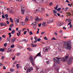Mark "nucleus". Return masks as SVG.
<instances>
[{
	"instance_id": "6",
	"label": "nucleus",
	"mask_w": 73,
	"mask_h": 73,
	"mask_svg": "<svg viewBox=\"0 0 73 73\" xmlns=\"http://www.w3.org/2000/svg\"><path fill=\"white\" fill-rule=\"evenodd\" d=\"M32 70H33V68L32 67L28 68L27 70V73H29V72H31V71H32Z\"/></svg>"
},
{
	"instance_id": "60",
	"label": "nucleus",
	"mask_w": 73,
	"mask_h": 73,
	"mask_svg": "<svg viewBox=\"0 0 73 73\" xmlns=\"http://www.w3.org/2000/svg\"><path fill=\"white\" fill-rule=\"evenodd\" d=\"M27 32V31H25L24 33V35H25Z\"/></svg>"
},
{
	"instance_id": "16",
	"label": "nucleus",
	"mask_w": 73,
	"mask_h": 73,
	"mask_svg": "<svg viewBox=\"0 0 73 73\" xmlns=\"http://www.w3.org/2000/svg\"><path fill=\"white\" fill-rule=\"evenodd\" d=\"M40 55H41V52H40L36 55V56H35L34 58L35 59L36 58V57H37V56H40Z\"/></svg>"
},
{
	"instance_id": "44",
	"label": "nucleus",
	"mask_w": 73,
	"mask_h": 73,
	"mask_svg": "<svg viewBox=\"0 0 73 73\" xmlns=\"http://www.w3.org/2000/svg\"><path fill=\"white\" fill-rule=\"evenodd\" d=\"M38 11V9H36V10L34 11V12L35 13H37V11Z\"/></svg>"
},
{
	"instance_id": "42",
	"label": "nucleus",
	"mask_w": 73,
	"mask_h": 73,
	"mask_svg": "<svg viewBox=\"0 0 73 73\" xmlns=\"http://www.w3.org/2000/svg\"><path fill=\"white\" fill-rule=\"evenodd\" d=\"M51 40H57V39H56V38H54V37H53L51 39Z\"/></svg>"
},
{
	"instance_id": "46",
	"label": "nucleus",
	"mask_w": 73,
	"mask_h": 73,
	"mask_svg": "<svg viewBox=\"0 0 73 73\" xmlns=\"http://www.w3.org/2000/svg\"><path fill=\"white\" fill-rule=\"evenodd\" d=\"M6 23L7 25H8L9 24V22L8 21H6Z\"/></svg>"
},
{
	"instance_id": "5",
	"label": "nucleus",
	"mask_w": 73,
	"mask_h": 73,
	"mask_svg": "<svg viewBox=\"0 0 73 73\" xmlns=\"http://www.w3.org/2000/svg\"><path fill=\"white\" fill-rule=\"evenodd\" d=\"M21 11L22 12V15H24V13H25V10L23 9V8H24V7H23L22 5L21 6Z\"/></svg>"
},
{
	"instance_id": "62",
	"label": "nucleus",
	"mask_w": 73,
	"mask_h": 73,
	"mask_svg": "<svg viewBox=\"0 0 73 73\" xmlns=\"http://www.w3.org/2000/svg\"><path fill=\"white\" fill-rule=\"evenodd\" d=\"M68 8H66L65 9V11L66 12L67 11H68Z\"/></svg>"
},
{
	"instance_id": "1",
	"label": "nucleus",
	"mask_w": 73,
	"mask_h": 73,
	"mask_svg": "<svg viewBox=\"0 0 73 73\" xmlns=\"http://www.w3.org/2000/svg\"><path fill=\"white\" fill-rule=\"evenodd\" d=\"M70 41H68L67 42L64 43L63 48L65 49H67L69 50H70L72 48V47L70 45Z\"/></svg>"
},
{
	"instance_id": "39",
	"label": "nucleus",
	"mask_w": 73,
	"mask_h": 73,
	"mask_svg": "<svg viewBox=\"0 0 73 73\" xmlns=\"http://www.w3.org/2000/svg\"><path fill=\"white\" fill-rule=\"evenodd\" d=\"M33 34V33L32 31H31L30 32V35H32Z\"/></svg>"
},
{
	"instance_id": "38",
	"label": "nucleus",
	"mask_w": 73,
	"mask_h": 73,
	"mask_svg": "<svg viewBox=\"0 0 73 73\" xmlns=\"http://www.w3.org/2000/svg\"><path fill=\"white\" fill-rule=\"evenodd\" d=\"M31 45L33 47L36 46V45L33 44H32Z\"/></svg>"
},
{
	"instance_id": "36",
	"label": "nucleus",
	"mask_w": 73,
	"mask_h": 73,
	"mask_svg": "<svg viewBox=\"0 0 73 73\" xmlns=\"http://www.w3.org/2000/svg\"><path fill=\"white\" fill-rule=\"evenodd\" d=\"M36 22H34L31 24V25H35V24H36Z\"/></svg>"
},
{
	"instance_id": "19",
	"label": "nucleus",
	"mask_w": 73,
	"mask_h": 73,
	"mask_svg": "<svg viewBox=\"0 0 73 73\" xmlns=\"http://www.w3.org/2000/svg\"><path fill=\"white\" fill-rule=\"evenodd\" d=\"M11 39L9 37L7 38V40L9 41V42H10V41H11Z\"/></svg>"
},
{
	"instance_id": "17",
	"label": "nucleus",
	"mask_w": 73,
	"mask_h": 73,
	"mask_svg": "<svg viewBox=\"0 0 73 73\" xmlns=\"http://www.w3.org/2000/svg\"><path fill=\"white\" fill-rule=\"evenodd\" d=\"M57 24L58 26H61V25H62V24H61V22L57 23Z\"/></svg>"
},
{
	"instance_id": "26",
	"label": "nucleus",
	"mask_w": 73,
	"mask_h": 73,
	"mask_svg": "<svg viewBox=\"0 0 73 73\" xmlns=\"http://www.w3.org/2000/svg\"><path fill=\"white\" fill-rule=\"evenodd\" d=\"M15 32V31L14 30H13L11 31V34H13Z\"/></svg>"
},
{
	"instance_id": "33",
	"label": "nucleus",
	"mask_w": 73,
	"mask_h": 73,
	"mask_svg": "<svg viewBox=\"0 0 73 73\" xmlns=\"http://www.w3.org/2000/svg\"><path fill=\"white\" fill-rule=\"evenodd\" d=\"M7 46V43H5L4 44V46L5 47H6Z\"/></svg>"
},
{
	"instance_id": "29",
	"label": "nucleus",
	"mask_w": 73,
	"mask_h": 73,
	"mask_svg": "<svg viewBox=\"0 0 73 73\" xmlns=\"http://www.w3.org/2000/svg\"><path fill=\"white\" fill-rule=\"evenodd\" d=\"M10 21L11 23H13V19H12V18H10Z\"/></svg>"
},
{
	"instance_id": "57",
	"label": "nucleus",
	"mask_w": 73,
	"mask_h": 73,
	"mask_svg": "<svg viewBox=\"0 0 73 73\" xmlns=\"http://www.w3.org/2000/svg\"><path fill=\"white\" fill-rule=\"evenodd\" d=\"M35 39V40H37V38L35 36L34 37Z\"/></svg>"
},
{
	"instance_id": "34",
	"label": "nucleus",
	"mask_w": 73,
	"mask_h": 73,
	"mask_svg": "<svg viewBox=\"0 0 73 73\" xmlns=\"http://www.w3.org/2000/svg\"><path fill=\"white\" fill-rule=\"evenodd\" d=\"M10 70L11 72H13V71H15V70L13 69H11Z\"/></svg>"
},
{
	"instance_id": "22",
	"label": "nucleus",
	"mask_w": 73,
	"mask_h": 73,
	"mask_svg": "<svg viewBox=\"0 0 73 73\" xmlns=\"http://www.w3.org/2000/svg\"><path fill=\"white\" fill-rule=\"evenodd\" d=\"M19 23V19H17L16 20V21L15 22V23L16 24H17V23Z\"/></svg>"
},
{
	"instance_id": "37",
	"label": "nucleus",
	"mask_w": 73,
	"mask_h": 73,
	"mask_svg": "<svg viewBox=\"0 0 73 73\" xmlns=\"http://www.w3.org/2000/svg\"><path fill=\"white\" fill-rule=\"evenodd\" d=\"M44 38L45 40H48V38H47L46 37V36H45Z\"/></svg>"
},
{
	"instance_id": "43",
	"label": "nucleus",
	"mask_w": 73,
	"mask_h": 73,
	"mask_svg": "<svg viewBox=\"0 0 73 73\" xmlns=\"http://www.w3.org/2000/svg\"><path fill=\"white\" fill-rule=\"evenodd\" d=\"M57 72H58V70H59V68L57 67L56 68Z\"/></svg>"
},
{
	"instance_id": "9",
	"label": "nucleus",
	"mask_w": 73,
	"mask_h": 73,
	"mask_svg": "<svg viewBox=\"0 0 73 73\" xmlns=\"http://www.w3.org/2000/svg\"><path fill=\"white\" fill-rule=\"evenodd\" d=\"M18 33H17V36H20V35L21 34V30H20L19 31H18Z\"/></svg>"
},
{
	"instance_id": "4",
	"label": "nucleus",
	"mask_w": 73,
	"mask_h": 73,
	"mask_svg": "<svg viewBox=\"0 0 73 73\" xmlns=\"http://www.w3.org/2000/svg\"><path fill=\"white\" fill-rule=\"evenodd\" d=\"M33 65L34 66V64H35V62L34 61H33V57L31 56H30V58H29Z\"/></svg>"
},
{
	"instance_id": "63",
	"label": "nucleus",
	"mask_w": 73,
	"mask_h": 73,
	"mask_svg": "<svg viewBox=\"0 0 73 73\" xmlns=\"http://www.w3.org/2000/svg\"><path fill=\"white\" fill-rule=\"evenodd\" d=\"M45 33V32H43L41 33V35H44Z\"/></svg>"
},
{
	"instance_id": "41",
	"label": "nucleus",
	"mask_w": 73,
	"mask_h": 73,
	"mask_svg": "<svg viewBox=\"0 0 73 73\" xmlns=\"http://www.w3.org/2000/svg\"><path fill=\"white\" fill-rule=\"evenodd\" d=\"M5 16L6 17H8V14H5Z\"/></svg>"
},
{
	"instance_id": "55",
	"label": "nucleus",
	"mask_w": 73,
	"mask_h": 73,
	"mask_svg": "<svg viewBox=\"0 0 73 73\" xmlns=\"http://www.w3.org/2000/svg\"><path fill=\"white\" fill-rule=\"evenodd\" d=\"M72 4H71V5L70 4H69V3L68 4V6H69L70 7H72Z\"/></svg>"
},
{
	"instance_id": "12",
	"label": "nucleus",
	"mask_w": 73,
	"mask_h": 73,
	"mask_svg": "<svg viewBox=\"0 0 73 73\" xmlns=\"http://www.w3.org/2000/svg\"><path fill=\"white\" fill-rule=\"evenodd\" d=\"M28 18H29V17L28 16L26 17L25 19V21L26 22H27V21H28V20H29V19H28Z\"/></svg>"
},
{
	"instance_id": "14",
	"label": "nucleus",
	"mask_w": 73,
	"mask_h": 73,
	"mask_svg": "<svg viewBox=\"0 0 73 73\" xmlns=\"http://www.w3.org/2000/svg\"><path fill=\"white\" fill-rule=\"evenodd\" d=\"M44 11V9L43 8H41V9H39V11L40 12H42Z\"/></svg>"
},
{
	"instance_id": "52",
	"label": "nucleus",
	"mask_w": 73,
	"mask_h": 73,
	"mask_svg": "<svg viewBox=\"0 0 73 73\" xmlns=\"http://www.w3.org/2000/svg\"><path fill=\"white\" fill-rule=\"evenodd\" d=\"M41 23L38 25V26L39 27H41Z\"/></svg>"
},
{
	"instance_id": "47",
	"label": "nucleus",
	"mask_w": 73,
	"mask_h": 73,
	"mask_svg": "<svg viewBox=\"0 0 73 73\" xmlns=\"http://www.w3.org/2000/svg\"><path fill=\"white\" fill-rule=\"evenodd\" d=\"M13 26V24H11L10 26V28H12V27Z\"/></svg>"
},
{
	"instance_id": "48",
	"label": "nucleus",
	"mask_w": 73,
	"mask_h": 73,
	"mask_svg": "<svg viewBox=\"0 0 73 73\" xmlns=\"http://www.w3.org/2000/svg\"><path fill=\"white\" fill-rule=\"evenodd\" d=\"M41 39H40V38H39L37 40V41H38V42H39V41H40L41 40Z\"/></svg>"
},
{
	"instance_id": "45",
	"label": "nucleus",
	"mask_w": 73,
	"mask_h": 73,
	"mask_svg": "<svg viewBox=\"0 0 73 73\" xmlns=\"http://www.w3.org/2000/svg\"><path fill=\"white\" fill-rule=\"evenodd\" d=\"M3 24H4V23H1V24H0V25H1V26H3Z\"/></svg>"
},
{
	"instance_id": "53",
	"label": "nucleus",
	"mask_w": 73,
	"mask_h": 73,
	"mask_svg": "<svg viewBox=\"0 0 73 73\" xmlns=\"http://www.w3.org/2000/svg\"><path fill=\"white\" fill-rule=\"evenodd\" d=\"M49 70H50V69L46 70H45V72H48V71H49Z\"/></svg>"
},
{
	"instance_id": "21",
	"label": "nucleus",
	"mask_w": 73,
	"mask_h": 73,
	"mask_svg": "<svg viewBox=\"0 0 73 73\" xmlns=\"http://www.w3.org/2000/svg\"><path fill=\"white\" fill-rule=\"evenodd\" d=\"M46 24V22L44 21L43 22V23L42 24V25L43 26H44V27H45V24Z\"/></svg>"
},
{
	"instance_id": "50",
	"label": "nucleus",
	"mask_w": 73,
	"mask_h": 73,
	"mask_svg": "<svg viewBox=\"0 0 73 73\" xmlns=\"http://www.w3.org/2000/svg\"><path fill=\"white\" fill-rule=\"evenodd\" d=\"M3 26H5V27L7 26V24L5 23H3Z\"/></svg>"
},
{
	"instance_id": "11",
	"label": "nucleus",
	"mask_w": 73,
	"mask_h": 73,
	"mask_svg": "<svg viewBox=\"0 0 73 73\" xmlns=\"http://www.w3.org/2000/svg\"><path fill=\"white\" fill-rule=\"evenodd\" d=\"M9 12L11 13H15V11L13 10H11L9 11Z\"/></svg>"
},
{
	"instance_id": "13",
	"label": "nucleus",
	"mask_w": 73,
	"mask_h": 73,
	"mask_svg": "<svg viewBox=\"0 0 73 73\" xmlns=\"http://www.w3.org/2000/svg\"><path fill=\"white\" fill-rule=\"evenodd\" d=\"M16 40V39H15V38H13L11 39V42H13L14 41H15V40Z\"/></svg>"
},
{
	"instance_id": "31",
	"label": "nucleus",
	"mask_w": 73,
	"mask_h": 73,
	"mask_svg": "<svg viewBox=\"0 0 73 73\" xmlns=\"http://www.w3.org/2000/svg\"><path fill=\"white\" fill-rule=\"evenodd\" d=\"M53 12L54 14L56 13V14H57V11H56L55 10H53Z\"/></svg>"
},
{
	"instance_id": "49",
	"label": "nucleus",
	"mask_w": 73,
	"mask_h": 73,
	"mask_svg": "<svg viewBox=\"0 0 73 73\" xmlns=\"http://www.w3.org/2000/svg\"><path fill=\"white\" fill-rule=\"evenodd\" d=\"M3 65V64L1 63H0V67L1 66H2Z\"/></svg>"
},
{
	"instance_id": "51",
	"label": "nucleus",
	"mask_w": 73,
	"mask_h": 73,
	"mask_svg": "<svg viewBox=\"0 0 73 73\" xmlns=\"http://www.w3.org/2000/svg\"><path fill=\"white\" fill-rule=\"evenodd\" d=\"M27 49L28 50H29V51H31V49L30 48H28Z\"/></svg>"
},
{
	"instance_id": "2",
	"label": "nucleus",
	"mask_w": 73,
	"mask_h": 73,
	"mask_svg": "<svg viewBox=\"0 0 73 73\" xmlns=\"http://www.w3.org/2000/svg\"><path fill=\"white\" fill-rule=\"evenodd\" d=\"M53 60L54 61L55 63L54 64L53 66H55L56 64H59L60 61H62V58H54Z\"/></svg>"
},
{
	"instance_id": "20",
	"label": "nucleus",
	"mask_w": 73,
	"mask_h": 73,
	"mask_svg": "<svg viewBox=\"0 0 73 73\" xmlns=\"http://www.w3.org/2000/svg\"><path fill=\"white\" fill-rule=\"evenodd\" d=\"M33 28H34V30H36V29H37V25H34Z\"/></svg>"
},
{
	"instance_id": "28",
	"label": "nucleus",
	"mask_w": 73,
	"mask_h": 73,
	"mask_svg": "<svg viewBox=\"0 0 73 73\" xmlns=\"http://www.w3.org/2000/svg\"><path fill=\"white\" fill-rule=\"evenodd\" d=\"M23 41H25V42H27L28 41V40H26L25 39H24L23 40Z\"/></svg>"
},
{
	"instance_id": "8",
	"label": "nucleus",
	"mask_w": 73,
	"mask_h": 73,
	"mask_svg": "<svg viewBox=\"0 0 73 73\" xmlns=\"http://www.w3.org/2000/svg\"><path fill=\"white\" fill-rule=\"evenodd\" d=\"M42 19L41 18H38V17H36L35 18V19L36 21H40Z\"/></svg>"
},
{
	"instance_id": "54",
	"label": "nucleus",
	"mask_w": 73,
	"mask_h": 73,
	"mask_svg": "<svg viewBox=\"0 0 73 73\" xmlns=\"http://www.w3.org/2000/svg\"><path fill=\"white\" fill-rule=\"evenodd\" d=\"M56 14L58 16H61L59 13H57Z\"/></svg>"
},
{
	"instance_id": "35",
	"label": "nucleus",
	"mask_w": 73,
	"mask_h": 73,
	"mask_svg": "<svg viewBox=\"0 0 73 73\" xmlns=\"http://www.w3.org/2000/svg\"><path fill=\"white\" fill-rule=\"evenodd\" d=\"M54 8L55 10H57V8H58V6H56V7H54Z\"/></svg>"
},
{
	"instance_id": "7",
	"label": "nucleus",
	"mask_w": 73,
	"mask_h": 73,
	"mask_svg": "<svg viewBox=\"0 0 73 73\" xmlns=\"http://www.w3.org/2000/svg\"><path fill=\"white\" fill-rule=\"evenodd\" d=\"M68 56H66L65 57H64L62 59L63 61H66V60L68 59Z\"/></svg>"
},
{
	"instance_id": "58",
	"label": "nucleus",
	"mask_w": 73,
	"mask_h": 73,
	"mask_svg": "<svg viewBox=\"0 0 73 73\" xmlns=\"http://www.w3.org/2000/svg\"><path fill=\"white\" fill-rule=\"evenodd\" d=\"M14 64H17V61H15L14 62Z\"/></svg>"
},
{
	"instance_id": "59",
	"label": "nucleus",
	"mask_w": 73,
	"mask_h": 73,
	"mask_svg": "<svg viewBox=\"0 0 73 73\" xmlns=\"http://www.w3.org/2000/svg\"><path fill=\"white\" fill-rule=\"evenodd\" d=\"M19 48H23V46H19Z\"/></svg>"
},
{
	"instance_id": "3",
	"label": "nucleus",
	"mask_w": 73,
	"mask_h": 73,
	"mask_svg": "<svg viewBox=\"0 0 73 73\" xmlns=\"http://www.w3.org/2000/svg\"><path fill=\"white\" fill-rule=\"evenodd\" d=\"M73 60V57H70L68 59V64H72V60Z\"/></svg>"
},
{
	"instance_id": "32",
	"label": "nucleus",
	"mask_w": 73,
	"mask_h": 73,
	"mask_svg": "<svg viewBox=\"0 0 73 73\" xmlns=\"http://www.w3.org/2000/svg\"><path fill=\"white\" fill-rule=\"evenodd\" d=\"M16 54H17V56H20L21 54V53H17Z\"/></svg>"
},
{
	"instance_id": "15",
	"label": "nucleus",
	"mask_w": 73,
	"mask_h": 73,
	"mask_svg": "<svg viewBox=\"0 0 73 73\" xmlns=\"http://www.w3.org/2000/svg\"><path fill=\"white\" fill-rule=\"evenodd\" d=\"M28 65H26L24 69L25 70H28Z\"/></svg>"
},
{
	"instance_id": "23",
	"label": "nucleus",
	"mask_w": 73,
	"mask_h": 73,
	"mask_svg": "<svg viewBox=\"0 0 73 73\" xmlns=\"http://www.w3.org/2000/svg\"><path fill=\"white\" fill-rule=\"evenodd\" d=\"M16 66L17 69H19L20 68V66H19V64H17L16 65Z\"/></svg>"
},
{
	"instance_id": "56",
	"label": "nucleus",
	"mask_w": 73,
	"mask_h": 73,
	"mask_svg": "<svg viewBox=\"0 0 73 73\" xmlns=\"http://www.w3.org/2000/svg\"><path fill=\"white\" fill-rule=\"evenodd\" d=\"M15 46V45H11V48H13Z\"/></svg>"
},
{
	"instance_id": "30",
	"label": "nucleus",
	"mask_w": 73,
	"mask_h": 73,
	"mask_svg": "<svg viewBox=\"0 0 73 73\" xmlns=\"http://www.w3.org/2000/svg\"><path fill=\"white\" fill-rule=\"evenodd\" d=\"M9 35V38L11 37V36H12V35H11V33H9L8 34Z\"/></svg>"
},
{
	"instance_id": "40",
	"label": "nucleus",
	"mask_w": 73,
	"mask_h": 73,
	"mask_svg": "<svg viewBox=\"0 0 73 73\" xmlns=\"http://www.w3.org/2000/svg\"><path fill=\"white\" fill-rule=\"evenodd\" d=\"M61 10V8H59L58 9H57V11H59Z\"/></svg>"
},
{
	"instance_id": "64",
	"label": "nucleus",
	"mask_w": 73,
	"mask_h": 73,
	"mask_svg": "<svg viewBox=\"0 0 73 73\" xmlns=\"http://www.w3.org/2000/svg\"><path fill=\"white\" fill-rule=\"evenodd\" d=\"M44 73V72L43 70H42L40 72V73Z\"/></svg>"
},
{
	"instance_id": "10",
	"label": "nucleus",
	"mask_w": 73,
	"mask_h": 73,
	"mask_svg": "<svg viewBox=\"0 0 73 73\" xmlns=\"http://www.w3.org/2000/svg\"><path fill=\"white\" fill-rule=\"evenodd\" d=\"M67 71L68 72H72V73H73V68L71 70L68 68L67 69Z\"/></svg>"
},
{
	"instance_id": "27",
	"label": "nucleus",
	"mask_w": 73,
	"mask_h": 73,
	"mask_svg": "<svg viewBox=\"0 0 73 73\" xmlns=\"http://www.w3.org/2000/svg\"><path fill=\"white\" fill-rule=\"evenodd\" d=\"M72 21V19H67L66 21H69V22H70V21Z\"/></svg>"
},
{
	"instance_id": "18",
	"label": "nucleus",
	"mask_w": 73,
	"mask_h": 73,
	"mask_svg": "<svg viewBox=\"0 0 73 73\" xmlns=\"http://www.w3.org/2000/svg\"><path fill=\"white\" fill-rule=\"evenodd\" d=\"M49 48H50V47H48V49L47 48H46L44 51V52H47V51H48V49H49Z\"/></svg>"
},
{
	"instance_id": "61",
	"label": "nucleus",
	"mask_w": 73,
	"mask_h": 73,
	"mask_svg": "<svg viewBox=\"0 0 73 73\" xmlns=\"http://www.w3.org/2000/svg\"><path fill=\"white\" fill-rule=\"evenodd\" d=\"M2 16V19H5V16H4V15H3Z\"/></svg>"
},
{
	"instance_id": "24",
	"label": "nucleus",
	"mask_w": 73,
	"mask_h": 73,
	"mask_svg": "<svg viewBox=\"0 0 73 73\" xmlns=\"http://www.w3.org/2000/svg\"><path fill=\"white\" fill-rule=\"evenodd\" d=\"M20 23H21V24H22V25H25V23H24L23 21H21Z\"/></svg>"
},
{
	"instance_id": "25",
	"label": "nucleus",
	"mask_w": 73,
	"mask_h": 73,
	"mask_svg": "<svg viewBox=\"0 0 73 73\" xmlns=\"http://www.w3.org/2000/svg\"><path fill=\"white\" fill-rule=\"evenodd\" d=\"M1 51L2 52H4V49H3V48H0V52H1Z\"/></svg>"
}]
</instances>
